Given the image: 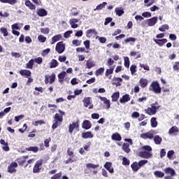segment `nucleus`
<instances>
[{"instance_id": "1", "label": "nucleus", "mask_w": 179, "mask_h": 179, "mask_svg": "<svg viewBox=\"0 0 179 179\" xmlns=\"http://www.w3.org/2000/svg\"><path fill=\"white\" fill-rule=\"evenodd\" d=\"M142 149L145 151L139 152V157H142V159H150V157H152V153L150 152H152V147L150 145H143Z\"/></svg>"}, {"instance_id": "2", "label": "nucleus", "mask_w": 179, "mask_h": 179, "mask_svg": "<svg viewBox=\"0 0 179 179\" xmlns=\"http://www.w3.org/2000/svg\"><path fill=\"white\" fill-rule=\"evenodd\" d=\"M160 108V106L157 102L151 104V107H148L147 109H145V113L148 115H155L157 113V110Z\"/></svg>"}, {"instance_id": "3", "label": "nucleus", "mask_w": 179, "mask_h": 179, "mask_svg": "<svg viewBox=\"0 0 179 179\" xmlns=\"http://www.w3.org/2000/svg\"><path fill=\"white\" fill-rule=\"evenodd\" d=\"M149 90L154 92L156 94L162 93V87L157 81H152L150 85Z\"/></svg>"}, {"instance_id": "4", "label": "nucleus", "mask_w": 179, "mask_h": 179, "mask_svg": "<svg viewBox=\"0 0 179 179\" xmlns=\"http://www.w3.org/2000/svg\"><path fill=\"white\" fill-rule=\"evenodd\" d=\"M62 121H64V117L62 115H59V113H56L55 115L54 123L52 125V129H56V128H58V122L59 124H61Z\"/></svg>"}, {"instance_id": "5", "label": "nucleus", "mask_w": 179, "mask_h": 179, "mask_svg": "<svg viewBox=\"0 0 179 179\" xmlns=\"http://www.w3.org/2000/svg\"><path fill=\"white\" fill-rule=\"evenodd\" d=\"M86 169H84V173L85 174H90L91 171L90 169H93L94 170H95V169H99V167H100L99 164H94L92 163H87L86 164Z\"/></svg>"}, {"instance_id": "6", "label": "nucleus", "mask_w": 179, "mask_h": 179, "mask_svg": "<svg viewBox=\"0 0 179 179\" xmlns=\"http://www.w3.org/2000/svg\"><path fill=\"white\" fill-rule=\"evenodd\" d=\"M67 156H69V158L65 161V164H69V163H73V162H75V160H73L75 153L71 150L70 148L67 149Z\"/></svg>"}, {"instance_id": "7", "label": "nucleus", "mask_w": 179, "mask_h": 179, "mask_svg": "<svg viewBox=\"0 0 179 179\" xmlns=\"http://www.w3.org/2000/svg\"><path fill=\"white\" fill-rule=\"evenodd\" d=\"M41 166H43V159L36 161L33 168V173L35 174L40 173L41 171Z\"/></svg>"}, {"instance_id": "8", "label": "nucleus", "mask_w": 179, "mask_h": 179, "mask_svg": "<svg viewBox=\"0 0 179 179\" xmlns=\"http://www.w3.org/2000/svg\"><path fill=\"white\" fill-rule=\"evenodd\" d=\"M55 50L58 54H62L65 51V44L64 41H60L57 43Z\"/></svg>"}, {"instance_id": "9", "label": "nucleus", "mask_w": 179, "mask_h": 179, "mask_svg": "<svg viewBox=\"0 0 179 179\" xmlns=\"http://www.w3.org/2000/svg\"><path fill=\"white\" fill-rule=\"evenodd\" d=\"M17 167V163L15 162H13L10 164V165L8 166V173H10V174H13V173H16Z\"/></svg>"}, {"instance_id": "10", "label": "nucleus", "mask_w": 179, "mask_h": 179, "mask_svg": "<svg viewBox=\"0 0 179 179\" xmlns=\"http://www.w3.org/2000/svg\"><path fill=\"white\" fill-rule=\"evenodd\" d=\"M155 134L152 131H148L147 133H143L140 135L142 139H153Z\"/></svg>"}, {"instance_id": "11", "label": "nucleus", "mask_w": 179, "mask_h": 179, "mask_svg": "<svg viewBox=\"0 0 179 179\" xmlns=\"http://www.w3.org/2000/svg\"><path fill=\"white\" fill-rule=\"evenodd\" d=\"M75 128H79V120H77L76 122H74L72 124H69V134H73V129H75Z\"/></svg>"}, {"instance_id": "12", "label": "nucleus", "mask_w": 179, "mask_h": 179, "mask_svg": "<svg viewBox=\"0 0 179 179\" xmlns=\"http://www.w3.org/2000/svg\"><path fill=\"white\" fill-rule=\"evenodd\" d=\"M113 166V163L110 162H106L103 165L104 169H106L108 171L113 174L114 173V168H111Z\"/></svg>"}, {"instance_id": "13", "label": "nucleus", "mask_w": 179, "mask_h": 179, "mask_svg": "<svg viewBox=\"0 0 179 179\" xmlns=\"http://www.w3.org/2000/svg\"><path fill=\"white\" fill-rule=\"evenodd\" d=\"M131 101V96L128 94H125L124 95L122 96V98L120 99V103L121 104H124V103H128V101Z\"/></svg>"}, {"instance_id": "14", "label": "nucleus", "mask_w": 179, "mask_h": 179, "mask_svg": "<svg viewBox=\"0 0 179 179\" xmlns=\"http://www.w3.org/2000/svg\"><path fill=\"white\" fill-rule=\"evenodd\" d=\"M81 136L83 139H92V138H93V136H94L93 135L92 131H85L81 134Z\"/></svg>"}, {"instance_id": "15", "label": "nucleus", "mask_w": 179, "mask_h": 179, "mask_svg": "<svg viewBox=\"0 0 179 179\" xmlns=\"http://www.w3.org/2000/svg\"><path fill=\"white\" fill-rule=\"evenodd\" d=\"M90 128H92V122L89 120H84L82 123V129L87 130Z\"/></svg>"}, {"instance_id": "16", "label": "nucleus", "mask_w": 179, "mask_h": 179, "mask_svg": "<svg viewBox=\"0 0 179 179\" xmlns=\"http://www.w3.org/2000/svg\"><path fill=\"white\" fill-rule=\"evenodd\" d=\"M157 23V17H153L147 20V24L148 26H150V27L155 26V24H156Z\"/></svg>"}, {"instance_id": "17", "label": "nucleus", "mask_w": 179, "mask_h": 179, "mask_svg": "<svg viewBox=\"0 0 179 179\" xmlns=\"http://www.w3.org/2000/svg\"><path fill=\"white\" fill-rule=\"evenodd\" d=\"M155 43L157 44L159 47H163L166 43H167L166 38H162V39H154Z\"/></svg>"}, {"instance_id": "18", "label": "nucleus", "mask_w": 179, "mask_h": 179, "mask_svg": "<svg viewBox=\"0 0 179 179\" xmlns=\"http://www.w3.org/2000/svg\"><path fill=\"white\" fill-rule=\"evenodd\" d=\"M65 76H66V72L65 71H62L58 74L57 78L59 79V83H64Z\"/></svg>"}, {"instance_id": "19", "label": "nucleus", "mask_w": 179, "mask_h": 179, "mask_svg": "<svg viewBox=\"0 0 179 179\" xmlns=\"http://www.w3.org/2000/svg\"><path fill=\"white\" fill-rule=\"evenodd\" d=\"M84 107H89L92 104V99L90 97H85L83 100Z\"/></svg>"}, {"instance_id": "20", "label": "nucleus", "mask_w": 179, "mask_h": 179, "mask_svg": "<svg viewBox=\"0 0 179 179\" xmlns=\"http://www.w3.org/2000/svg\"><path fill=\"white\" fill-rule=\"evenodd\" d=\"M164 172L166 174H170L171 177H174V176H176V171H174V169L171 167L166 168L164 169Z\"/></svg>"}, {"instance_id": "21", "label": "nucleus", "mask_w": 179, "mask_h": 179, "mask_svg": "<svg viewBox=\"0 0 179 179\" xmlns=\"http://www.w3.org/2000/svg\"><path fill=\"white\" fill-rule=\"evenodd\" d=\"M38 16H40L41 17H44V16H47V10L44 8H40L36 12Z\"/></svg>"}, {"instance_id": "22", "label": "nucleus", "mask_w": 179, "mask_h": 179, "mask_svg": "<svg viewBox=\"0 0 179 179\" xmlns=\"http://www.w3.org/2000/svg\"><path fill=\"white\" fill-rule=\"evenodd\" d=\"M25 6L31 10H36V5L33 4V3L29 0L25 1Z\"/></svg>"}, {"instance_id": "23", "label": "nucleus", "mask_w": 179, "mask_h": 179, "mask_svg": "<svg viewBox=\"0 0 179 179\" xmlns=\"http://www.w3.org/2000/svg\"><path fill=\"white\" fill-rule=\"evenodd\" d=\"M62 38V35H61V34L55 35L52 38L50 44H55V43H57V41H59V40Z\"/></svg>"}, {"instance_id": "24", "label": "nucleus", "mask_w": 179, "mask_h": 179, "mask_svg": "<svg viewBox=\"0 0 179 179\" xmlns=\"http://www.w3.org/2000/svg\"><path fill=\"white\" fill-rule=\"evenodd\" d=\"M21 76H31V71L30 70L22 69L20 71Z\"/></svg>"}, {"instance_id": "25", "label": "nucleus", "mask_w": 179, "mask_h": 179, "mask_svg": "<svg viewBox=\"0 0 179 179\" xmlns=\"http://www.w3.org/2000/svg\"><path fill=\"white\" fill-rule=\"evenodd\" d=\"M131 168L134 173H136L141 168L137 162H134L131 164Z\"/></svg>"}, {"instance_id": "26", "label": "nucleus", "mask_w": 179, "mask_h": 179, "mask_svg": "<svg viewBox=\"0 0 179 179\" xmlns=\"http://www.w3.org/2000/svg\"><path fill=\"white\" fill-rule=\"evenodd\" d=\"M154 138V142L155 145H162V142H163V138L159 135H157L153 137Z\"/></svg>"}, {"instance_id": "27", "label": "nucleus", "mask_w": 179, "mask_h": 179, "mask_svg": "<svg viewBox=\"0 0 179 179\" xmlns=\"http://www.w3.org/2000/svg\"><path fill=\"white\" fill-rule=\"evenodd\" d=\"M111 139L113 141H120L122 140V137H121V135H120L118 133L116 132V133L112 134Z\"/></svg>"}, {"instance_id": "28", "label": "nucleus", "mask_w": 179, "mask_h": 179, "mask_svg": "<svg viewBox=\"0 0 179 179\" xmlns=\"http://www.w3.org/2000/svg\"><path fill=\"white\" fill-rule=\"evenodd\" d=\"M100 100L101 101H103L104 104H106V108L107 110H108V108H110L111 104L110 103V100L107 99V98L106 97H100Z\"/></svg>"}, {"instance_id": "29", "label": "nucleus", "mask_w": 179, "mask_h": 179, "mask_svg": "<svg viewBox=\"0 0 179 179\" xmlns=\"http://www.w3.org/2000/svg\"><path fill=\"white\" fill-rule=\"evenodd\" d=\"M178 127H177V126H173L171 129H169L168 133L169 135H173V134H178Z\"/></svg>"}, {"instance_id": "30", "label": "nucleus", "mask_w": 179, "mask_h": 179, "mask_svg": "<svg viewBox=\"0 0 179 179\" xmlns=\"http://www.w3.org/2000/svg\"><path fill=\"white\" fill-rule=\"evenodd\" d=\"M58 65H59V63H58V61H57V59H52L50 62V69L57 68V66H58Z\"/></svg>"}, {"instance_id": "31", "label": "nucleus", "mask_w": 179, "mask_h": 179, "mask_svg": "<svg viewBox=\"0 0 179 179\" xmlns=\"http://www.w3.org/2000/svg\"><path fill=\"white\" fill-rule=\"evenodd\" d=\"M113 82L114 83H113V85H114L115 86H121V82H122V78L120 77L115 78H114Z\"/></svg>"}, {"instance_id": "32", "label": "nucleus", "mask_w": 179, "mask_h": 179, "mask_svg": "<svg viewBox=\"0 0 179 179\" xmlns=\"http://www.w3.org/2000/svg\"><path fill=\"white\" fill-rule=\"evenodd\" d=\"M122 150L125 152V153H129L131 152V149L129 148V143H124L122 145Z\"/></svg>"}, {"instance_id": "33", "label": "nucleus", "mask_w": 179, "mask_h": 179, "mask_svg": "<svg viewBox=\"0 0 179 179\" xmlns=\"http://www.w3.org/2000/svg\"><path fill=\"white\" fill-rule=\"evenodd\" d=\"M139 83H140L141 87L145 88V87H146V86H148V80L142 78L140 79Z\"/></svg>"}, {"instance_id": "34", "label": "nucleus", "mask_w": 179, "mask_h": 179, "mask_svg": "<svg viewBox=\"0 0 179 179\" xmlns=\"http://www.w3.org/2000/svg\"><path fill=\"white\" fill-rule=\"evenodd\" d=\"M26 150H27V152H33L34 153H37V152H38V147L31 146L29 148H26Z\"/></svg>"}, {"instance_id": "35", "label": "nucleus", "mask_w": 179, "mask_h": 179, "mask_svg": "<svg viewBox=\"0 0 179 179\" xmlns=\"http://www.w3.org/2000/svg\"><path fill=\"white\" fill-rule=\"evenodd\" d=\"M34 65V59H30L28 63L26 64L25 68L27 69H33V66Z\"/></svg>"}, {"instance_id": "36", "label": "nucleus", "mask_w": 179, "mask_h": 179, "mask_svg": "<svg viewBox=\"0 0 179 179\" xmlns=\"http://www.w3.org/2000/svg\"><path fill=\"white\" fill-rule=\"evenodd\" d=\"M111 97L112 101H118V99H120V92H116L113 93Z\"/></svg>"}, {"instance_id": "37", "label": "nucleus", "mask_w": 179, "mask_h": 179, "mask_svg": "<svg viewBox=\"0 0 179 179\" xmlns=\"http://www.w3.org/2000/svg\"><path fill=\"white\" fill-rule=\"evenodd\" d=\"M114 73V67H110V69H107L105 73V76L106 78H108L110 75H113Z\"/></svg>"}, {"instance_id": "38", "label": "nucleus", "mask_w": 179, "mask_h": 179, "mask_svg": "<svg viewBox=\"0 0 179 179\" xmlns=\"http://www.w3.org/2000/svg\"><path fill=\"white\" fill-rule=\"evenodd\" d=\"M130 57H136V59H138V58H141V52H135V51H131L129 53Z\"/></svg>"}, {"instance_id": "39", "label": "nucleus", "mask_w": 179, "mask_h": 179, "mask_svg": "<svg viewBox=\"0 0 179 179\" xmlns=\"http://www.w3.org/2000/svg\"><path fill=\"white\" fill-rule=\"evenodd\" d=\"M115 12L116 13L117 16H122L124 13L122 8H116Z\"/></svg>"}, {"instance_id": "40", "label": "nucleus", "mask_w": 179, "mask_h": 179, "mask_svg": "<svg viewBox=\"0 0 179 179\" xmlns=\"http://www.w3.org/2000/svg\"><path fill=\"white\" fill-rule=\"evenodd\" d=\"M96 64H94V62L93 61H90V60H87L86 62V66L88 69H92V68H93V66H95Z\"/></svg>"}, {"instance_id": "41", "label": "nucleus", "mask_w": 179, "mask_h": 179, "mask_svg": "<svg viewBox=\"0 0 179 179\" xmlns=\"http://www.w3.org/2000/svg\"><path fill=\"white\" fill-rule=\"evenodd\" d=\"M150 124H151L152 128H156V127H157V118L155 117H152L150 120Z\"/></svg>"}, {"instance_id": "42", "label": "nucleus", "mask_w": 179, "mask_h": 179, "mask_svg": "<svg viewBox=\"0 0 179 179\" xmlns=\"http://www.w3.org/2000/svg\"><path fill=\"white\" fill-rule=\"evenodd\" d=\"M1 3H9V5H15L16 3L17 0H0Z\"/></svg>"}, {"instance_id": "43", "label": "nucleus", "mask_w": 179, "mask_h": 179, "mask_svg": "<svg viewBox=\"0 0 179 179\" xmlns=\"http://www.w3.org/2000/svg\"><path fill=\"white\" fill-rule=\"evenodd\" d=\"M154 175L155 176V177H157L158 178H163V177H164V173L160 171H155Z\"/></svg>"}, {"instance_id": "44", "label": "nucleus", "mask_w": 179, "mask_h": 179, "mask_svg": "<svg viewBox=\"0 0 179 179\" xmlns=\"http://www.w3.org/2000/svg\"><path fill=\"white\" fill-rule=\"evenodd\" d=\"M103 73H104V67H101L95 71L96 76H100V75H103Z\"/></svg>"}, {"instance_id": "45", "label": "nucleus", "mask_w": 179, "mask_h": 179, "mask_svg": "<svg viewBox=\"0 0 179 179\" xmlns=\"http://www.w3.org/2000/svg\"><path fill=\"white\" fill-rule=\"evenodd\" d=\"M0 31L3 35L4 37H6V36H9V33L8 32V29H6V28H5V27H1L0 29Z\"/></svg>"}, {"instance_id": "46", "label": "nucleus", "mask_w": 179, "mask_h": 179, "mask_svg": "<svg viewBox=\"0 0 179 179\" xmlns=\"http://www.w3.org/2000/svg\"><path fill=\"white\" fill-rule=\"evenodd\" d=\"M148 160L146 159H142V160H140L138 163V167L142 168L143 167V166H145V164H148Z\"/></svg>"}, {"instance_id": "47", "label": "nucleus", "mask_w": 179, "mask_h": 179, "mask_svg": "<svg viewBox=\"0 0 179 179\" xmlns=\"http://www.w3.org/2000/svg\"><path fill=\"white\" fill-rule=\"evenodd\" d=\"M35 127H38V125H43L45 124V122L43 120L35 121L32 123Z\"/></svg>"}, {"instance_id": "48", "label": "nucleus", "mask_w": 179, "mask_h": 179, "mask_svg": "<svg viewBox=\"0 0 179 179\" xmlns=\"http://www.w3.org/2000/svg\"><path fill=\"white\" fill-rule=\"evenodd\" d=\"M124 66H125V68H129V64H130L129 57H124Z\"/></svg>"}, {"instance_id": "49", "label": "nucleus", "mask_w": 179, "mask_h": 179, "mask_svg": "<svg viewBox=\"0 0 179 179\" xmlns=\"http://www.w3.org/2000/svg\"><path fill=\"white\" fill-rule=\"evenodd\" d=\"M155 2H156V1L155 0H144V3H147L146 6L148 7L152 6V5L155 3Z\"/></svg>"}, {"instance_id": "50", "label": "nucleus", "mask_w": 179, "mask_h": 179, "mask_svg": "<svg viewBox=\"0 0 179 179\" xmlns=\"http://www.w3.org/2000/svg\"><path fill=\"white\" fill-rule=\"evenodd\" d=\"M169 24H164L159 28V31H166V30H169Z\"/></svg>"}, {"instance_id": "51", "label": "nucleus", "mask_w": 179, "mask_h": 179, "mask_svg": "<svg viewBox=\"0 0 179 179\" xmlns=\"http://www.w3.org/2000/svg\"><path fill=\"white\" fill-rule=\"evenodd\" d=\"M130 161L127 157H124L122 158V164L123 166H129Z\"/></svg>"}, {"instance_id": "52", "label": "nucleus", "mask_w": 179, "mask_h": 179, "mask_svg": "<svg viewBox=\"0 0 179 179\" xmlns=\"http://www.w3.org/2000/svg\"><path fill=\"white\" fill-rule=\"evenodd\" d=\"M38 40L40 41V43H45L47 38L43 35H39L38 36Z\"/></svg>"}, {"instance_id": "53", "label": "nucleus", "mask_w": 179, "mask_h": 179, "mask_svg": "<svg viewBox=\"0 0 179 179\" xmlns=\"http://www.w3.org/2000/svg\"><path fill=\"white\" fill-rule=\"evenodd\" d=\"M50 142H51V137L44 140L45 148H50Z\"/></svg>"}, {"instance_id": "54", "label": "nucleus", "mask_w": 179, "mask_h": 179, "mask_svg": "<svg viewBox=\"0 0 179 179\" xmlns=\"http://www.w3.org/2000/svg\"><path fill=\"white\" fill-rule=\"evenodd\" d=\"M81 43H82V41H79L78 39H74L72 41L73 45H76V47H78V45H80Z\"/></svg>"}, {"instance_id": "55", "label": "nucleus", "mask_w": 179, "mask_h": 179, "mask_svg": "<svg viewBox=\"0 0 179 179\" xmlns=\"http://www.w3.org/2000/svg\"><path fill=\"white\" fill-rule=\"evenodd\" d=\"M106 5H107V2H103V3H101L96 6V10H101L103 8H105Z\"/></svg>"}, {"instance_id": "56", "label": "nucleus", "mask_w": 179, "mask_h": 179, "mask_svg": "<svg viewBox=\"0 0 179 179\" xmlns=\"http://www.w3.org/2000/svg\"><path fill=\"white\" fill-rule=\"evenodd\" d=\"M49 83L50 85H52V83L54 82H55V73H52L50 77H49Z\"/></svg>"}, {"instance_id": "57", "label": "nucleus", "mask_w": 179, "mask_h": 179, "mask_svg": "<svg viewBox=\"0 0 179 179\" xmlns=\"http://www.w3.org/2000/svg\"><path fill=\"white\" fill-rule=\"evenodd\" d=\"M130 71L131 75H134L135 72H136V65L133 64L130 66Z\"/></svg>"}, {"instance_id": "58", "label": "nucleus", "mask_w": 179, "mask_h": 179, "mask_svg": "<svg viewBox=\"0 0 179 179\" xmlns=\"http://www.w3.org/2000/svg\"><path fill=\"white\" fill-rule=\"evenodd\" d=\"M17 163L19 166H24V164L26 163V161L22 157H21L17 159Z\"/></svg>"}, {"instance_id": "59", "label": "nucleus", "mask_w": 179, "mask_h": 179, "mask_svg": "<svg viewBox=\"0 0 179 179\" xmlns=\"http://www.w3.org/2000/svg\"><path fill=\"white\" fill-rule=\"evenodd\" d=\"M72 33H73V31H66L64 34V38H69V37H71V34H72Z\"/></svg>"}, {"instance_id": "60", "label": "nucleus", "mask_w": 179, "mask_h": 179, "mask_svg": "<svg viewBox=\"0 0 179 179\" xmlns=\"http://www.w3.org/2000/svg\"><path fill=\"white\" fill-rule=\"evenodd\" d=\"M132 42V43H135L136 41V38H132V37H129V38H127L124 40V43H128L129 42Z\"/></svg>"}, {"instance_id": "61", "label": "nucleus", "mask_w": 179, "mask_h": 179, "mask_svg": "<svg viewBox=\"0 0 179 179\" xmlns=\"http://www.w3.org/2000/svg\"><path fill=\"white\" fill-rule=\"evenodd\" d=\"M113 64H114V60H113V59L111 58H108L106 63L107 66H112V65Z\"/></svg>"}, {"instance_id": "62", "label": "nucleus", "mask_w": 179, "mask_h": 179, "mask_svg": "<svg viewBox=\"0 0 179 179\" xmlns=\"http://www.w3.org/2000/svg\"><path fill=\"white\" fill-rule=\"evenodd\" d=\"M173 71H179V62H176L173 66Z\"/></svg>"}, {"instance_id": "63", "label": "nucleus", "mask_w": 179, "mask_h": 179, "mask_svg": "<svg viewBox=\"0 0 179 179\" xmlns=\"http://www.w3.org/2000/svg\"><path fill=\"white\" fill-rule=\"evenodd\" d=\"M58 60L59 61V62H65V61H66V56H59Z\"/></svg>"}, {"instance_id": "64", "label": "nucleus", "mask_w": 179, "mask_h": 179, "mask_svg": "<svg viewBox=\"0 0 179 179\" xmlns=\"http://www.w3.org/2000/svg\"><path fill=\"white\" fill-rule=\"evenodd\" d=\"M62 176L61 173H56L51 177V179H61Z\"/></svg>"}]
</instances>
